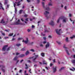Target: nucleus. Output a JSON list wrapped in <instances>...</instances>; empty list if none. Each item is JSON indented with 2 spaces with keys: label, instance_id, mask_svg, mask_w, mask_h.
Instances as JSON below:
<instances>
[{
  "label": "nucleus",
  "instance_id": "f257e3e1",
  "mask_svg": "<svg viewBox=\"0 0 75 75\" xmlns=\"http://www.w3.org/2000/svg\"><path fill=\"white\" fill-rule=\"evenodd\" d=\"M15 22L14 23V24L16 25H24V24L20 22V19H18L17 21V18H15Z\"/></svg>",
  "mask_w": 75,
  "mask_h": 75
},
{
  "label": "nucleus",
  "instance_id": "f03ea898",
  "mask_svg": "<svg viewBox=\"0 0 75 75\" xmlns=\"http://www.w3.org/2000/svg\"><path fill=\"white\" fill-rule=\"evenodd\" d=\"M62 17L63 19L62 22L63 23H66V22L68 21V19H67V18L65 17L62 16Z\"/></svg>",
  "mask_w": 75,
  "mask_h": 75
},
{
  "label": "nucleus",
  "instance_id": "7ed1b4c3",
  "mask_svg": "<svg viewBox=\"0 0 75 75\" xmlns=\"http://www.w3.org/2000/svg\"><path fill=\"white\" fill-rule=\"evenodd\" d=\"M61 29H59V30L58 29L56 30V33L58 34V35H60V33H60V31H61Z\"/></svg>",
  "mask_w": 75,
  "mask_h": 75
},
{
  "label": "nucleus",
  "instance_id": "20e7f679",
  "mask_svg": "<svg viewBox=\"0 0 75 75\" xmlns=\"http://www.w3.org/2000/svg\"><path fill=\"white\" fill-rule=\"evenodd\" d=\"M53 72L55 73L56 71H57V66H55L54 67H53Z\"/></svg>",
  "mask_w": 75,
  "mask_h": 75
},
{
  "label": "nucleus",
  "instance_id": "39448f33",
  "mask_svg": "<svg viewBox=\"0 0 75 75\" xmlns=\"http://www.w3.org/2000/svg\"><path fill=\"white\" fill-rule=\"evenodd\" d=\"M38 55H35V57H33L32 58H33L34 62V61L35 60V59L36 58H37V57H38Z\"/></svg>",
  "mask_w": 75,
  "mask_h": 75
},
{
  "label": "nucleus",
  "instance_id": "423d86ee",
  "mask_svg": "<svg viewBox=\"0 0 75 75\" xmlns=\"http://www.w3.org/2000/svg\"><path fill=\"white\" fill-rule=\"evenodd\" d=\"M63 47L65 49V50L66 51V52L67 53V54L68 55H69V53L68 52V50H67V47H65V45H64V46H63Z\"/></svg>",
  "mask_w": 75,
  "mask_h": 75
},
{
  "label": "nucleus",
  "instance_id": "0eeeda50",
  "mask_svg": "<svg viewBox=\"0 0 75 75\" xmlns=\"http://www.w3.org/2000/svg\"><path fill=\"white\" fill-rule=\"evenodd\" d=\"M8 47V45H5L2 48V51H5L6 50V48Z\"/></svg>",
  "mask_w": 75,
  "mask_h": 75
},
{
  "label": "nucleus",
  "instance_id": "6e6552de",
  "mask_svg": "<svg viewBox=\"0 0 75 75\" xmlns=\"http://www.w3.org/2000/svg\"><path fill=\"white\" fill-rule=\"evenodd\" d=\"M26 40L24 41V40H23L22 42H24L25 44H27L28 43V38H27L26 39Z\"/></svg>",
  "mask_w": 75,
  "mask_h": 75
},
{
  "label": "nucleus",
  "instance_id": "1a4fd4ad",
  "mask_svg": "<svg viewBox=\"0 0 75 75\" xmlns=\"http://www.w3.org/2000/svg\"><path fill=\"white\" fill-rule=\"evenodd\" d=\"M44 14L45 15V16L47 17V18H48V17H47V14H49V12H47V11H45L44 13Z\"/></svg>",
  "mask_w": 75,
  "mask_h": 75
},
{
  "label": "nucleus",
  "instance_id": "9d476101",
  "mask_svg": "<svg viewBox=\"0 0 75 75\" xmlns=\"http://www.w3.org/2000/svg\"><path fill=\"white\" fill-rule=\"evenodd\" d=\"M49 24H50V25H54V23L53 21H52L49 23Z\"/></svg>",
  "mask_w": 75,
  "mask_h": 75
},
{
  "label": "nucleus",
  "instance_id": "9b49d317",
  "mask_svg": "<svg viewBox=\"0 0 75 75\" xmlns=\"http://www.w3.org/2000/svg\"><path fill=\"white\" fill-rule=\"evenodd\" d=\"M2 9L3 10H4V8L3 7V6H2V4H1V3H0V9Z\"/></svg>",
  "mask_w": 75,
  "mask_h": 75
},
{
  "label": "nucleus",
  "instance_id": "f8f14e48",
  "mask_svg": "<svg viewBox=\"0 0 75 75\" xmlns=\"http://www.w3.org/2000/svg\"><path fill=\"white\" fill-rule=\"evenodd\" d=\"M50 46V43L49 42H47V44L46 45V48H47L48 47H49Z\"/></svg>",
  "mask_w": 75,
  "mask_h": 75
},
{
  "label": "nucleus",
  "instance_id": "ddd939ff",
  "mask_svg": "<svg viewBox=\"0 0 75 75\" xmlns=\"http://www.w3.org/2000/svg\"><path fill=\"white\" fill-rule=\"evenodd\" d=\"M18 57H17V56H16L13 59L14 61H17V58H18Z\"/></svg>",
  "mask_w": 75,
  "mask_h": 75
},
{
  "label": "nucleus",
  "instance_id": "4468645a",
  "mask_svg": "<svg viewBox=\"0 0 75 75\" xmlns=\"http://www.w3.org/2000/svg\"><path fill=\"white\" fill-rule=\"evenodd\" d=\"M8 3V0H5V2L4 3V4H6Z\"/></svg>",
  "mask_w": 75,
  "mask_h": 75
},
{
  "label": "nucleus",
  "instance_id": "2eb2a0df",
  "mask_svg": "<svg viewBox=\"0 0 75 75\" xmlns=\"http://www.w3.org/2000/svg\"><path fill=\"white\" fill-rule=\"evenodd\" d=\"M71 62L72 64H75V60L74 59H72L71 61Z\"/></svg>",
  "mask_w": 75,
  "mask_h": 75
},
{
  "label": "nucleus",
  "instance_id": "dca6fc26",
  "mask_svg": "<svg viewBox=\"0 0 75 75\" xmlns=\"http://www.w3.org/2000/svg\"><path fill=\"white\" fill-rule=\"evenodd\" d=\"M70 69L71 71H75V68L74 67H72V69Z\"/></svg>",
  "mask_w": 75,
  "mask_h": 75
},
{
  "label": "nucleus",
  "instance_id": "f3484780",
  "mask_svg": "<svg viewBox=\"0 0 75 75\" xmlns=\"http://www.w3.org/2000/svg\"><path fill=\"white\" fill-rule=\"evenodd\" d=\"M24 57V54H22L19 56L18 57H20L21 58L22 57Z\"/></svg>",
  "mask_w": 75,
  "mask_h": 75
},
{
  "label": "nucleus",
  "instance_id": "a211bd4d",
  "mask_svg": "<svg viewBox=\"0 0 75 75\" xmlns=\"http://www.w3.org/2000/svg\"><path fill=\"white\" fill-rule=\"evenodd\" d=\"M1 23H4V21L3 19H2L1 21Z\"/></svg>",
  "mask_w": 75,
  "mask_h": 75
},
{
  "label": "nucleus",
  "instance_id": "6ab92c4d",
  "mask_svg": "<svg viewBox=\"0 0 75 75\" xmlns=\"http://www.w3.org/2000/svg\"><path fill=\"white\" fill-rule=\"evenodd\" d=\"M25 66H26V67H25V69H27L28 68V67L27 66V64H25Z\"/></svg>",
  "mask_w": 75,
  "mask_h": 75
},
{
  "label": "nucleus",
  "instance_id": "aec40b11",
  "mask_svg": "<svg viewBox=\"0 0 75 75\" xmlns=\"http://www.w3.org/2000/svg\"><path fill=\"white\" fill-rule=\"evenodd\" d=\"M46 10H47V11H48L50 10V8H49V7H47V8H46Z\"/></svg>",
  "mask_w": 75,
  "mask_h": 75
},
{
  "label": "nucleus",
  "instance_id": "412c9836",
  "mask_svg": "<svg viewBox=\"0 0 75 75\" xmlns=\"http://www.w3.org/2000/svg\"><path fill=\"white\" fill-rule=\"evenodd\" d=\"M20 1H19V2H18L17 3V6H20V4H20Z\"/></svg>",
  "mask_w": 75,
  "mask_h": 75
},
{
  "label": "nucleus",
  "instance_id": "4be33fe9",
  "mask_svg": "<svg viewBox=\"0 0 75 75\" xmlns=\"http://www.w3.org/2000/svg\"><path fill=\"white\" fill-rule=\"evenodd\" d=\"M29 54V52H28V51H27L26 52V55H28Z\"/></svg>",
  "mask_w": 75,
  "mask_h": 75
},
{
  "label": "nucleus",
  "instance_id": "5701e85b",
  "mask_svg": "<svg viewBox=\"0 0 75 75\" xmlns=\"http://www.w3.org/2000/svg\"><path fill=\"white\" fill-rule=\"evenodd\" d=\"M16 46H17V47H19V46H21V44H16Z\"/></svg>",
  "mask_w": 75,
  "mask_h": 75
},
{
  "label": "nucleus",
  "instance_id": "b1692460",
  "mask_svg": "<svg viewBox=\"0 0 75 75\" xmlns=\"http://www.w3.org/2000/svg\"><path fill=\"white\" fill-rule=\"evenodd\" d=\"M23 11V10H20L19 12V13L21 14V13L22 11Z\"/></svg>",
  "mask_w": 75,
  "mask_h": 75
},
{
  "label": "nucleus",
  "instance_id": "393cba45",
  "mask_svg": "<svg viewBox=\"0 0 75 75\" xmlns=\"http://www.w3.org/2000/svg\"><path fill=\"white\" fill-rule=\"evenodd\" d=\"M41 55H42V57H44V53H41Z\"/></svg>",
  "mask_w": 75,
  "mask_h": 75
},
{
  "label": "nucleus",
  "instance_id": "a878e982",
  "mask_svg": "<svg viewBox=\"0 0 75 75\" xmlns=\"http://www.w3.org/2000/svg\"><path fill=\"white\" fill-rule=\"evenodd\" d=\"M64 69V67H62L61 69H59V71H61V70H62V69Z\"/></svg>",
  "mask_w": 75,
  "mask_h": 75
},
{
  "label": "nucleus",
  "instance_id": "bb28decb",
  "mask_svg": "<svg viewBox=\"0 0 75 75\" xmlns=\"http://www.w3.org/2000/svg\"><path fill=\"white\" fill-rule=\"evenodd\" d=\"M75 38V35H73L72 37H70V38L71 39H72V38Z\"/></svg>",
  "mask_w": 75,
  "mask_h": 75
},
{
  "label": "nucleus",
  "instance_id": "cd10ccee",
  "mask_svg": "<svg viewBox=\"0 0 75 75\" xmlns=\"http://www.w3.org/2000/svg\"><path fill=\"white\" fill-rule=\"evenodd\" d=\"M60 20V18L58 19L57 21V23H58L59 22V21Z\"/></svg>",
  "mask_w": 75,
  "mask_h": 75
},
{
  "label": "nucleus",
  "instance_id": "c85d7f7f",
  "mask_svg": "<svg viewBox=\"0 0 75 75\" xmlns=\"http://www.w3.org/2000/svg\"><path fill=\"white\" fill-rule=\"evenodd\" d=\"M66 41L67 42H68V38H66Z\"/></svg>",
  "mask_w": 75,
  "mask_h": 75
},
{
  "label": "nucleus",
  "instance_id": "c756f323",
  "mask_svg": "<svg viewBox=\"0 0 75 75\" xmlns=\"http://www.w3.org/2000/svg\"><path fill=\"white\" fill-rule=\"evenodd\" d=\"M42 4L43 7H44V2H42Z\"/></svg>",
  "mask_w": 75,
  "mask_h": 75
},
{
  "label": "nucleus",
  "instance_id": "7c9ffc66",
  "mask_svg": "<svg viewBox=\"0 0 75 75\" xmlns=\"http://www.w3.org/2000/svg\"><path fill=\"white\" fill-rule=\"evenodd\" d=\"M13 33H10V34L8 36H12V35H13Z\"/></svg>",
  "mask_w": 75,
  "mask_h": 75
},
{
  "label": "nucleus",
  "instance_id": "2f4dec72",
  "mask_svg": "<svg viewBox=\"0 0 75 75\" xmlns=\"http://www.w3.org/2000/svg\"><path fill=\"white\" fill-rule=\"evenodd\" d=\"M22 39H23V38H18V41H19L20 40H22Z\"/></svg>",
  "mask_w": 75,
  "mask_h": 75
},
{
  "label": "nucleus",
  "instance_id": "473e14b6",
  "mask_svg": "<svg viewBox=\"0 0 75 75\" xmlns=\"http://www.w3.org/2000/svg\"><path fill=\"white\" fill-rule=\"evenodd\" d=\"M52 4L51 3H49L48 5V6H52Z\"/></svg>",
  "mask_w": 75,
  "mask_h": 75
},
{
  "label": "nucleus",
  "instance_id": "72a5a7b5",
  "mask_svg": "<svg viewBox=\"0 0 75 75\" xmlns=\"http://www.w3.org/2000/svg\"><path fill=\"white\" fill-rule=\"evenodd\" d=\"M24 17H28V15L25 14V15H24Z\"/></svg>",
  "mask_w": 75,
  "mask_h": 75
},
{
  "label": "nucleus",
  "instance_id": "f704fd0d",
  "mask_svg": "<svg viewBox=\"0 0 75 75\" xmlns=\"http://www.w3.org/2000/svg\"><path fill=\"white\" fill-rule=\"evenodd\" d=\"M16 61H17V62H16V63L15 64H17V63H18V62H19V60H17Z\"/></svg>",
  "mask_w": 75,
  "mask_h": 75
},
{
  "label": "nucleus",
  "instance_id": "c9c22d12",
  "mask_svg": "<svg viewBox=\"0 0 75 75\" xmlns=\"http://www.w3.org/2000/svg\"><path fill=\"white\" fill-rule=\"evenodd\" d=\"M30 51H32V52H34V49H32L30 50Z\"/></svg>",
  "mask_w": 75,
  "mask_h": 75
},
{
  "label": "nucleus",
  "instance_id": "e433bc0d",
  "mask_svg": "<svg viewBox=\"0 0 75 75\" xmlns=\"http://www.w3.org/2000/svg\"><path fill=\"white\" fill-rule=\"evenodd\" d=\"M48 38H52V36H51V35H50L48 36Z\"/></svg>",
  "mask_w": 75,
  "mask_h": 75
},
{
  "label": "nucleus",
  "instance_id": "4c0bfd02",
  "mask_svg": "<svg viewBox=\"0 0 75 75\" xmlns=\"http://www.w3.org/2000/svg\"><path fill=\"white\" fill-rule=\"evenodd\" d=\"M43 43L44 44H46V43H47V41H44L43 42Z\"/></svg>",
  "mask_w": 75,
  "mask_h": 75
},
{
  "label": "nucleus",
  "instance_id": "58836bf2",
  "mask_svg": "<svg viewBox=\"0 0 75 75\" xmlns=\"http://www.w3.org/2000/svg\"><path fill=\"white\" fill-rule=\"evenodd\" d=\"M57 43H58L59 45H60V44H61V42H59L57 41Z\"/></svg>",
  "mask_w": 75,
  "mask_h": 75
},
{
  "label": "nucleus",
  "instance_id": "ea45409f",
  "mask_svg": "<svg viewBox=\"0 0 75 75\" xmlns=\"http://www.w3.org/2000/svg\"><path fill=\"white\" fill-rule=\"evenodd\" d=\"M43 38L44 40H45H45H46V39H47V38L46 37H43Z\"/></svg>",
  "mask_w": 75,
  "mask_h": 75
},
{
  "label": "nucleus",
  "instance_id": "a19ab883",
  "mask_svg": "<svg viewBox=\"0 0 75 75\" xmlns=\"http://www.w3.org/2000/svg\"><path fill=\"white\" fill-rule=\"evenodd\" d=\"M25 21H28V18H26L25 19Z\"/></svg>",
  "mask_w": 75,
  "mask_h": 75
},
{
  "label": "nucleus",
  "instance_id": "79ce46f5",
  "mask_svg": "<svg viewBox=\"0 0 75 75\" xmlns=\"http://www.w3.org/2000/svg\"><path fill=\"white\" fill-rule=\"evenodd\" d=\"M10 47H9L7 48L6 49V51H9V50H10Z\"/></svg>",
  "mask_w": 75,
  "mask_h": 75
},
{
  "label": "nucleus",
  "instance_id": "37998d69",
  "mask_svg": "<svg viewBox=\"0 0 75 75\" xmlns=\"http://www.w3.org/2000/svg\"><path fill=\"white\" fill-rule=\"evenodd\" d=\"M19 72V73H22V70H20Z\"/></svg>",
  "mask_w": 75,
  "mask_h": 75
},
{
  "label": "nucleus",
  "instance_id": "c03bdc74",
  "mask_svg": "<svg viewBox=\"0 0 75 75\" xmlns=\"http://www.w3.org/2000/svg\"><path fill=\"white\" fill-rule=\"evenodd\" d=\"M31 31L29 29H28L27 31L29 33V32H30V31Z\"/></svg>",
  "mask_w": 75,
  "mask_h": 75
},
{
  "label": "nucleus",
  "instance_id": "a18cd8bd",
  "mask_svg": "<svg viewBox=\"0 0 75 75\" xmlns=\"http://www.w3.org/2000/svg\"><path fill=\"white\" fill-rule=\"evenodd\" d=\"M33 44H34V42H31L30 43V45H33Z\"/></svg>",
  "mask_w": 75,
  "mask_h": 75
},
{
  "label": "nucleus",
  "instance_id": "49530a36",
  "mask_svg": "<svg viewBox=\"0 0 75 75\" xmlns=\"http://www.w3.org/2000/svg\"><path fill=\"white\" fill-rule=\"evenodd\" d=\"M45 30V32H49V31L48 30H47V29Z\"/></svg>",
  "mask_w": 75,
  "mask_h": 75
},
{
  "label": "nucleus",
  "instance_id": "de8ad7c7",
  "mask_svg": "<svg viewBox=\"0 0 75 75\" xmlns=\"http://www.w3.org/2000/svg\"><path fill=\"white\" fill-rule=\"evenodd\" d=\"M16 40V39L13 38L12 40V41H14V40Z\"/></svg>",
  "mask_w": 75,
  "mask_h": 75
},
{
  "label": "nucleus",
  "instance_id": "09e8293b",
  "mask_svg": "<svg viewBox=\"0 0 75 75\" xmlns=\"http://www.w3.org/2000/svg\"><path fill=\"white\" fill-rule=\"evenodd\" d=\"M19 54H20V53H18V52H16V55H19Z\"/></svg>",
  "mask_w": 75,
  "mask_h": 75
},
{
  "label": "nucleus",
  "instance_id": "8fccbe9b",
  "mask_svg": "<svg viewBox=\"0 0 75 75\" xmlns=\"http://www.w3.org/2000/svg\"><path fill=\"white\" fill-rule=\"evenodd\" d=\"M53 62H54V63H55V59H54L53 60Z\"/></svg>",
  "mask_w": 75,
  "mask_h": 75
},
{
  "label": "nucleus",
  "instance_id": "3c124183",
  "mask_svg": "<svg viewBox=\"0 0 75 75\" xmlns=\"http://www.w3.org/2000/svg\"><path fill=\"white\" fill-rule=\"evenodd\" d=\"M2 70L3 72H5V70H4V69H2Z\"/></svg>",
  "mask_w": 75,
  "mask_h": 75
},
{
  "label": "nucleus",
  "instance_id": "603ef678",
  "mask_svg": "<svg viewBox=\"0 0 75 75\" xmlns=\"http://www.w3.org/2000/svg\"><path fill=\"white\" fill-rule=\"evenodd\" d=\"M29 63H31V62L30 61V60H29L27 61Z\"/></svg>",
  "mask_w": 75,
  "mask_h": 75
},
{
  "label": "nucleus",
  "instance_id": "864d4df0",
  "mask_svg": "<svg viewBox=\"0 0 75 75\" xmlns=\"http://www.w3.org/2000/svg\"><path fill=\"white\" fill-rule=\"evenodd\" d=\"M53 65V64H52L51 63H50V67H52Z\"/></svg>",
  "mask_w": 75,
  "mask_h": 75
},
{
  "label": "nucleus",
  "instance_id": "5fc2aeb1",
  "mask_svg": "<svg viewBox=\"0 0 75 75\" xmlns=\"http://www.w3.org/2000/svg\"><path fill=\"white\" fill-rule=\"evenodd\" d=\"M23 61H24V60H23V59H22L20 61L21 63L22 62H23Z\"/></svg>",
  "mask_w": 75,
  "mask_h": 75
},
{
  "label": "nucleus",
  "instance_id": "6e6d98bb",
  "mask_svg": "<svg viewBox=\"0 0 75 75\" xmlns=\"http://www.w3.org/2000/svg\"><path fill=\"white\" fill-rule=\"evenodd\" d=\"M27 1H28V3H30V2L31 1H30L29 0H27Z\"/></svg>",
  "mask_w": 75,
  "mask_h": 75
},
{
  "label": "nucleus",
  "instance_id": "4d7b16f0",
  "mask_svg": "<svg viewBox=\"0 0 75 75\" xmlns=\"http://www.w3.org/2000/svg\"><path fill=\"white\" fill-rule=\"evenodd\" d=\"M16 6V4L15 3H14V7H15Z\"/></svg>",
  "mask_w": 75,
  "mask_h": 75
},
{
  "label": "nucleus",
  "instance_id": "13d9d810",
  "mask_svg": "<svg viewBox=\"0 0 75 75\" xmlns=\"http://www.w3.org/2000/svg\"><path fill=\"white\" fill-rule=\"evenodd\" d=\"M4 38L5 39H7V38H8V37H5V38Z\"/></svg>",
  "mask_w": 75,
  "mask_h": 75
},
{
  "label": "nucleus",
  "instance_id": "bf43d9fd",
  "mask_svg": "<svg viewBox=\"0 0 75 75\" xmlns=\"http://www.w3.org/2000/svg\"><path fill=\"white\" fill-rule=\"evenodd\" d=\"M49 61H51V60H52L51 57H50L49 59Z\"/></svg>",
  "mask_w": 75,
  "mask_h": 75
},
{
  "label": "nucleus",
  "instance_id": "052dcab7",
  "mask_svg": "<svg viewBox=\"0 0 75 75\" xmlns=\"http://www.w3.org/2000/svg\"><path fill=\"white\" fill-rule=\"evenodd\" d=\"M27 72V71L25 70L24 72V74H26V73Z\"/></svg>",
  "mask_w": 75,
  "mask_h": 75
},
{
  "label": "nucleus",
  "instance_id": "680f3d73",
  "mask_svg": "<svg viewBox=\"0 0 75 75\" xmlns=\"http://www.w3.org/2000/svg\"><path fill=\"white\" fill-rule=\"evenodd\" d=\"M37 1L38 3H40V0H37Z\"/></svg>",
  "mask_w": 75,
  "mask_h": 75
},
{
  "label": "nucleus",
  "instance_id": "e2e57ef3",
  "mask_svg": "<svg viewBox=\"0 0 75 75\" xmlns=\"http://www.w3.org/2000/svg\"><path fill=\"white\" fill-rule=\"evenodd\" d=\"M71 16H72V15L70 13L69 14V17H71Z\"/></svg>",
  "mask_w": 75,
  "mask_h": 75
},
{
  "label": "nucleus",
  "instance_id": "0e129e2a",
  "mask_svg": "<svg viewBox=\"0 0 75 75\" xmlns=\"http://www.w3.org/2000/svg\"><path fill=\"white\" fill-rule=\"evenodd\" d=\"M2 34L3 35H5V34L4 33H2Z\"/></svg>",
  "mask_w": 75,
  "mask_h": 75
},
{
  "label": "nucleus",
  "instance_id": "69168bd1",
  "mask_svg": "<svg viewBox=\"0 0 75 75\" xmlns=\"http://www.w3.org/2000/svg\"><path fill=\"white\" fill-rule=\"evenodd\" d=\"M21 21H24V20H23V18H21Z\"/></svg>",
  "mask_w": 75,
  "mask_h": 75
},
{
  "label": "nucleus",
  "instance_id": "338daca9",
  "mask_svg": "<svg viewBox=\"0 0 75 75\" xmlns=\"http://www.w3.org/2000/svg\"><path fill=\"white\" fill-rule=\"evenodd\" d=\"M40 47H43V45H42V44H41V45H40Z\"/></svg>",
  "mask_w": 75,
  "mask_h": 75
},
{
  "label": "nucleus",
  "instance_id": "774afa93",
  "mask_svg": "<svg viewBox=\"0 0 75 75\" xmlns=\"http://www.w3.org/2000/svg\"><path fill=\"white\" fill-rule=\"evenodd\" d=\"M64 9H65V10H67V6H65Z\"/></svg>",
  "mask_w": 75,
  "mask_h": 75
}]
</instances>
